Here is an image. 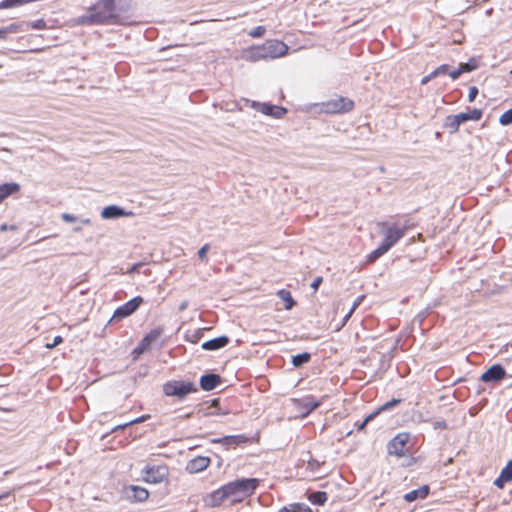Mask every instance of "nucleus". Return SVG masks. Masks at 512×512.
Wrapping results in <instances>:
<instances>
[{
  "label": "nucleus",
  "mask_w": 512,
  "mask_h": 512,
  "mask_svg": "<svg viewBox=\"0 0 512 512\" xmlns=\"http://www.w3.org/2000/svg\"><path fill=\"white\" fill-rule=\"evenodd\" d=\"M132 0H97L83 15L73 18L71 26L114 25L123 23V15Z\"/></svg>",
  "instance_id": "1"
},
{
  "label": "nucleus",
  "mask_w": 512,
  "mask_h": 512,
  "mask_svg": "<svg viewBox=\"0 0 512 512\" xmlns=\"http://www.w3.org/2000/svg\"><path fill=\"white\" fill-rule=\"evenodd\" d=\"M259 485L256 478L241 479L226 484V490L229 495V503L241 502L251 496Z\"/></svg>",
  "instance_id": "2"
},
{
  "label": "nucleus",
  "mask_w": 512,
  "mask_h": 512,
  "mask_svg": "<svg viewBox=\"0 0 512 512\" xmlns=\"http://www.w3.org/2000/svg\"><path fill=\"white\" fill-rule=\"evenodd\" d=\"M354 102L346 97H336L321 104L320 111L324 113H346L353 109Z\"/></svg>",
  "instance_id": "3"
},
{
  "label": "nucleus",
  "mask_w": 512,
  "mask_h": 512,
  "mask_svg": "<svg viewBox=\"0 0 512 512\" xmlns=\"http://www.w3.org/2000/svg\"><path fill=\"white\" fill-rule=\"evenodd\" d=\"M195 391L196 388L191 382L169 381L163 385V392L165 395L176 396L180 399Z\"/></svg>",
  "instance_id": "4"
},
{
  "label": "nucleus",
  "mask_w": 512,
  "mask_h": 512,
  "mask_svg": "<svg viewBox=\"0 0 512 512\" xmlns=\"http://www.w3.org/2000/svg\"><path fill=\"white\" fill-rule=\"evenodd\" d=\"M265 60L276 59L287 54L288 46L279 40H270L261 45Z\"/></svg>",
  "instance_id": "5"
},
{
  "label": "nucleus",
  "mask_w": 512,
  "mask_h": 512,
  "mask_svg": "<svg viewBox=\"0 0 512 512\" xmlns=\"http://www.w3.org/2000/svg\"><path fill=\"white\" fill-rule=\"evenodd\" d=\"M482 117V111L479 109H473L468 113H460L457 115H452L447 118L446 125L451 128L453 132L457 131L460 124L473 120L477 121Z\"/></svg>",
  "instance_id": "6"
},
{
  "label": "nucleus",
  "mask_w": 512,
  "mask_h": 512,
  "mask_svg": "<svg viewBox=\"0 0 512 512\" xmlns=\"http://www.w3.org/2000/svg\"><path fill=\"white\" fill-rule=\"evenodd\" d=\"M410 440L408 433L402 432L396 435L388 444V452L391 455L402 457L406 453V444Z\"/></svg>",
  "instance_id": "7"
},
{
  "label": "nucleus",
  "mask_w": 512,
  "mask_h": 512,
  "mask_svg": "<svg viewBox=\"0 0 512 512\" xmlns=\"http://www.w3.org/2000/svg\"><path fill=\"white\" fill-rule=\"evenodd\" d=\"M142 302H143V299L140 296H137V297L131 299L130 301L126 302L124 305H122L116 309V311L114 312V314L111 318V321L121 320L123 318L130 316L138 309V307L141 305Z\"/></svg>",
  "instance_id": "8"
},
{
  "label": "nucleus",
  "mask_w": 512,
  "mask_h": 512,
  "mask_svg": "<svg viewBox=\"0 0 512 512\" xmlns=\"http://www.w3.org/2000/svg\"><path fill=\"white\" fill-rule=\"evenodd\" d=\"M251 107L264 115H268L274 118H281L286 113L285 108L268 103H260L253 101Z\"/></svg>",
  "instance_id": "9"
},
{
  "label": "nucleus",
  "mask_w": 512,
  "mask_h": 512,
  "mask_svg": "<svg viewBox=\"0 0 512 512\" xmlns=\"http://www.w3.org/2000/svg\"><path fill=\"white\" fill-rule=\"evenodd\" d=\"M384 239L382 245L386 247V249H390L393 245H395L405 234L404 228H399L397 226H389L386 230H383Z\"/></svg>",
  "instance_id": "10"
},
{
  "label": "nucleus",
  "mask_w": 512,
  "mask_h": 512,
  "mask_svg": "<svg viewBox=\"0 0 512 512\" xmlns=\"http://www.w3.org/2000/svg\"><path fill=\"white\" fill-rule=\"evenodd\" d=\"M167 476V469L164 466L147 467L145 470L144 480L148 483H160Z\"/></svg>",
  "instance_id": "11"
},
{
  "label": "nucleus",
  "mask_w": 512,
  "mask_h": 512,
  "mask_svg": "<svg viewBox=\"0 0 512 512\" xmlns=\"http://www.w3.org/2000/svg\"><path fill=\"white\" fill-rule=\"evenodd\" d=\"M506 375L504 368L501 365H493L487 371H485L481 375V381L489 383V382H498L502 380Z\"/></svg>",
  "instance_id": "12"
},
{
  "label": "nucleus",
  "mask_w": 512,
  "mask_h": 512,
  "mask_svg": "<svg viewBox=\"0 0 512 512\" xmlns=\"http://www.w3.org/2000/svg\"><path fill=\"white\" fill-rule=\"evenodd\" d=\"M131 214V212H127L116 205L107 206L101 211V217L103 219H116L120 217H127Z\"/></svg>",
  "instance_id": "13"
},
{
  "label": "nucleus",
  "mask_w": 512,
  "mask_h": 512,
  "mask_svg": "<svg viewBox=\"0 0 512 512\" xmlns=\"http://www.w3.org/2000/svg\"><path fill=\"white\" fill-rule=\"evenodd\" d=\"M207 502L211 506H219L225 502H229V495L224 485L220 489L214 491L207 498Z\"/></svg>",
  "instance_id": "14"
},
{
  "label": "nucleus",
  "mask_w": 512,
  "mask_h": 512,
  "mask_svg": "<svg viewBox=\"0 0 512 512\" xmlns=\"http://www.w3.org/2000/svg\"><path fill=\"white\" fill-rule=\"evenodd\" d=\"M242 58L249 62H258L261 60H265L261 45L251 47V48L243 51Z\"/></svg>",
  "instance_id": "15"
},
{
  "label": "nucleus",
  "mask_w": 512,
  "mask_h": 512,
  "mask_svg": "<svg viewBox=\"0 0 512 512\" xmlns=\"http://www.w3.org/2000/svg\"><path fill=\"white\" fill-rule=\"evenodd\" d=\"M212 443H220L224 446H237L247 442V437L244 435L225 436L222 438L213 439Z\"/></svg>",
  "instance_id": "16"
},
{
  "label": "nucleus",
  "mask_w": 512,
  "mask_h": 512,
  "mask_svg": "<svg viewBox=\"0 0 512 512\" xmlns=\"http://www.w3.org/2000/svg\"><path fill=\"white\" fill-rule=\"evenodd\" d=\"M512 480V460L501 470L500 476L494 481L498 488H503L505 483Z\"/></svg>",
  "instance_id": "17"
},
{
  "label": "nucleus",
  "mask_w": 512,
  "mask_h": 512,
  "mask_svg": "<svg viewBox=\"0 0 512 512\" xmlns=\"http://www.w3.org/2000/svg\"><path fill=\"white\" fill-rule=\"evenodd\" d=\"M220 383V377L216 374H207L201 377L200 386L203 390L210 391Z\"/></svg>",
  "instance_id": "18"
},
{
  "label": "nucleus",
  "mask_w": 512,
  "mask_h": 512,
  "mask_svg": "<svg viewBox=\"0 0 512 512\" xmlns=\"http://www.w3.org/2000/svg\"><path fill=\"white\" fill-rule=\"evenodd\" d=\"M210 464V459L207 457H196L188 464L190 472H200L206 469Z\"/></svg>",
  "instance_id": "19"
},
{
  "label": "nucleus",
  "mask_w": 512,
  "mask_h": 512,
  "mask_svg": "<svg viewBox=\"0 0 512 512\" xmlns=\"http://www.w3.org/2000/svg\"><path fill=\"white\" fill-rule=\"evenodd\" d=\"M228 342H229L228 337L221 336V337L204 342L202 344V348L204 350H217L222 347H225L228 344Z\"/></svg>",
  "instance_id": "20"
},
{
  "label": "nucleus",
  "mask_w": 512,
  "mask_h": 512,
  "mask_svg": "<svg viewBox=\"0 0 512 512\" xmlns=\"http://www.w3.org/2000/svg\"><path fill=\"white\" fill-rule=\"evenodd\" d=\"M429 493V487L424 485L418 489L412 490L404 495L407 502H413L417 499H424Z\"/></svg>",
  "instance_id": "21"
},
{
  "label": "nucleus",
  "mask_w": 512,
  "mask_h": 512,
  "mask_svg": "<svg viewBox=\"0 0 512 512\" xmlns=\"http://www.w3.org/2000/svg\"><path fill=\"white\" fill-rule=\"evenodd\" d=\"M19 189L20 186L17 183H5L0 185V203L8 196L18 192Z\"/></svg>",
  "instance_id": "22"
},
{
  "label": "nucleus",
  "mask_w": 512,
  "mask_h": 512,
  "mask_svg": "<svg viewBox=\"0 0 512 512\" xmlns=\"http://www.w3.org/2000/svg\"><path fill=\"white\" fill-rule=\"evenodd\" d=\"M130 492V497L140 502L145 501L149 496V492L145 488L139 486H131Z\"/></svg>",
  "instance_id": "23"
},
{
  "label": "nucleus",
  "mask_w": 512,
  "mask_h": 512,
  "mask_svg": "<svg viewBox=\"0 0 512 512\" xmlns=\"http://www.w3.org/2000/svg\"><path fill=\"white\" fill-rule=\"evenodd\" d=\"M277 296L284 302L285 309L290 310L295 305L291 293L288 290L282 289L277 292Z\"/></svg>",
  "instance_id": "24"
},
{
  "label": "nucleus",
  "mask_w": 512,
  "mask_h": 512,
  "mask_svg": "<svg viewBox=\"0 0 512 512\" xmlns=\"http://www.w3.org/2000/svg\"><path fill=\"white\" fill-rule=\"evenodd\" d=\"M278 512H311V510L305 504L293 503L281 508Z\"/></svg>",
  "instance_id": "25"
},
{
  "label": "nucleus",
  "mask_w": 512,
  "mask_h": 512,
  "mask_svg": "<svg viewBox=\"0 0 512 512\" xmlns=\"http://www.w3.org/2000/svg\"><path fill=\"white\" fill-rule=\"evenodd\" d=\"M309 500L313 504L323 505L327 501V494L322 491L313 492L310 494Z\"/></svg>",
  "instance_id": "26"
},
{
  "label": "nucleus",
  "mask_w": 512,
  "mask_h": 512,
  "mask_svg": "<svg viewBox=\"0 0 512 512\" xmlns=\"http://www.w3.org/2000/svg\"><path fill=\"white\" fill-rule=\"evenodd\" d=\"M218 405H219V400L218 399H213L211 401V404L210 406L208 407V411L205 413V415H208V416H212V415H227L229 412L227 410H222V409H218V410H211L212 408H218Z\"/></svg>",
  "instance_id": "27"
},
{
  "label": "nucleus",
  "mask_w": 512,
  "mask_h": 512,
  "mask_svg": "<svg viewBox=\"0 0 512 512\" xmlns=\"http://www.w3.org/2000/svg\"><path fill=\"white\" fill-rule=\"evenodd\" d=\"M310 357L311 356H310L309 353H302V354L295 355V356L292 357V364L295 367H300L303 364L309 362Z\"/></svg>",
  "instance_id": "28"
},
{
  "label": "nucleus",
  "mask_w": 512,
  "mask_h": 512,
  "mask_svg": "<svg viewBox=\"0 0 512 512\" xmlns=\"http://www.w3.org/2000/svg\"><path fill=\"white\" fill-rule=\"evenodd\" d=\"M163 333V329L158 327V328H155L153 330H151L144 338H145V342H148V343H153L155 341H157L160 336L162 335Z\"/></svg>",
  "instance_id": "29"
},
{
  "label": "nucleus",
  "mask_w": 512,
  "mask_h": 512,
  "mask_svg": "<svg viewBox=\"0 0 512 512\" xmlns=\"http://www.w3.org/2000/svg\"><path fill=\"white\" fill-rule=\"evenodd\" d=\"M19 26L17 24H11L0 29V39H6L9 34L17 33Z\"/></svg>",
  "instance_id": "30"
},
{
  "label": "nucleus",
  "mask_w": 512,
  "mask_h": 512,
  "mask_svg": "<svg viewBox=\"0 0 512 512\" xmlns=\"http://www.w3.org/2000/svg\"><path fill=\"white\" fill-rule=\"evenodd\" d=\"M388 251V249H386V247L384 245H380L377 249H375L374 251H372L369 256H368V259L370 262L372 261H375L376 259H378L380 256H382L383 254H385L386 252Z\"/></svg>",
  "instance_id": "31"
},
{
  "label": "nucleus",
  "mask_w": 512,
  "mask_h": 512,
  "mask_svg": "<svg viewBox=\"0 0 512 512\" xmlns=\"http://www.w3.org/2000/svg\"><path fill=\"white\" fill-rule=\"evenodd\" d=\"M320 405L319 402L317 401H314L313 399L311 398H307L303 401V406L304 408L306 409V412L304 413V415H307L308 413H310L311 411L315 410L316 408H318Z\"/></svg>",
  "instance_id": "32"
},
{
  "label": "nucleus",
  "mask_w": 512,
  "mask_h": 512,
  "mask_svg": "<svg viewBox=\"0 0 512 512\" xmlns=\"http://www.w3.org/2000/svg\"><path fill=\"white\" fill-rule=\"evenodd\" d=\"M150 343L148 342H145V338H143L140 342V344L138 345V347H136L134 350H133V354H134V358H137L139 355H141L143 352L147 351L150 347Z\"/></svg>",
  "instance_id": "33"
},
{
  "label": "nucleus",
  "mask_w": 512,
  "mask_h": 512,
  "mask_svg": "<svg viewBox=\"0 0 512 512\" xmlns=\"http://www.w3.org/2000/svg\"><path fill=\"white\" fill-rule=\"evenodd\" d=\"M364 299V296H359L353 303L351 309L349 310V312L345 315L344 317V322H343V325L349 320V318L352 316V314L354 313V311L359 307V305L362 303Z\"/></svg>",
  "instance_id": "34"
},
{
  "label": "nucleus",
  "mask_w": 512,
  "mask_h": 512,
  "mask_svg": "<svg viewBox=\"0 0 512 512\" xmlns=\"http://www.w3.org/2000/svg\"><path fill=\"white\" fill-rule=\"evenodd\" d=\"M499 123L503 126H507L512 124V109L505 111L500 117H499Z\"/></svg>",
  "instance_id": "35"
},
{
  "label": "nucleus",
  "mask_w": 512,
  "mask_h": 512,
  "mask_svg": "<svg viewBox=\"0 0 512 512\" xmlns=\"http://www.w3.org/2000/svg\"><path fill=\"white\" fill-rule=\"evenodd\" d=\"M147 418H149L148 415L141 416L139 418L131 420L130 422H127L125 424H122V425H119V426L115 427L114 431L119 430V429H124V428H126V427H128L130 425H133V424L141 423V422L145 421Z\"/></svg>",
  "instance_id": "36"
},
{
  "label": "nucleus",
  "mask_w": 512,
  "mask_h": 512,
  "mask_svg": "<svg viewBox=\"0 0 512 512\" xmlns=\"http://www.w3.org/2000/svg\"><path fill=\"white\" fill-rule=\"evenodd\" d=\"M265 32H266V29L264 26H257L254 29H252L251 31H249V35L253 38H260V37L264 36Z\"/></svg>",
  "instance_id": "37"
},
{
  "label": "nucleus",
  "mask_w": 512,
  "mask_h": 512,
  "mask_svg": "<svg viewBox=\"0 0 512 512\" xmlns=\"http://www.w3.org/2000/svg\"><path fill=\"white\" fill-rule=\"evenodd\" d=\"M210 249V246L209 244H205L204 246H202L199 251H198V257L204 261V262H207L208 261V258H207V253Z\"/></svg>",
  "instance_id": "38"
},
{
  "label": "nucleus",
  "mask_w": 512,
  "mask_h": 512,
  "mask_svg": "<svg viewBox=\"0 0 512 512\" xmlns=\"http://www.w3.org/2000/svg\"><path fill=\"white\" fill-rule=\"evenodd\" d=\"M449 72V66L444 64V65H441L439 66L438 68H436L433 72H431V76H439V75H442V74H448Z\"/></svg>",
  "instance_id": "39"
},
{
  "label": "nucleus",
  "mask_w": 512,
  "mask_h": 512,
  "mask_svg": "<svg viewBox=\"0 0 512 512\" xmlns=\"http://www.w3.org/2000/svg\"><path fill=\"white\" fill-rule=\"evenodd\" d=\"M459 67H460L462 73L470 72L477 68V66L475 64H471V63H461L459 65Z\"/></svg>",
  "instance_id": "40"
},
{
  "label": "nucleus",
  "mask_w": 512,
  "mask_h": 512,
  "mask_svg": "<svg viewBox=\"0 0 512 512\" xmlns=\"http://www.w3.org/2000/svg\"><path fill=\"white\" fill-rule=\"evenodd\" d=\"M61 219L66 223H73L77 221V217L69 213H62Z\"/></svg>",
  "instance_id": "41"
},
{
  "label": "nucleus",
  "mask_w": 512,
  "mask_h": 512,
  "mask_svg": "<svg viewBox=\"0 0 512 512\" xmlns=\"http://www.w3.org/2000/svg\"><path fill=\"white\" fill-rule=\"evenodd\" d=\"M478 95V88L475 86L470 87L468 94V101L473 102Z\"/></svg>",
  "instance_id": "42"
},
{
  "label": "nucleus",
  "mask_w": 512,
  "mask_h": 512,
  "mask_svg": "<svg viewBox=\"0 0 512 512\" xmlns=\"http://www.w3.org/2000/svg\"><path fill=\"white\" fill-rule=\"evenodd\" d=\"M63 342V338L61 336H56L52 343H47L45 347L47 349H52L56 347L57 345L61 344Z\"/></svg>",
  "instance_id": "43"
},
{
  "label": "nucleus",
  "mask_w": 512,
  "mask_h": 512,
  "mask_svg": "<svg viewBox=\"0 0 512 512\" xmlns=\"http://www.w3.org/2000/svg\"><path fill=\"white\" fill-rule=\"evenodd\" d=\"M29 26L33 29H43L45 28L44 20H37L29 24Z\"/></svg>",
  "instance_id": "44"
},
{
  "label": "nucleus",
  "mask_w": 512,
  "mask_h": 512,
  "mask_svg": "<svg viewBox=\"0 0 512 512\" xmlns=\"http://www.w3.org/2000/svg\"><path fill=\"white\" fill-rule=\"evenodd\" d=\"M449 76L453 79V80H456L457 78H459V76L462 74L461 72V69L460 67L456 70H452V71H449L448 72Z\"/></svg>",
  "instance_id": "45"
},
{
  "label": "nucleus",
  "mask_w": 512,
  "mask_h": 512,
  "mask_svg": "<svg viewBox=\"0 0 512 512\" xmlns=\"http://www.w3.org/2000/svg\"><path fill=\"white\" fill-rule=\"evenodd\" d=\"M321 283H322V277H317L312 282L311 287L313 288L314 291H316Z\"/></svg>",
  "instance_id": "46"
},
{
  "label": "nucleus",
  "mask_w": 512,
  "mask_h": 512,
  "mask_svg": "<svg viewBox=\"0 0 512 512\" xmlns=\"http://www.w3.org/2000/svg\"><path fill=\"white\" fill-rule=\"evenodd\" d=\"M8 230L15 231L16 230V226H14V225L8 226L7 224H2L0 226V232H5V231H8Z\"/></svg>",
  "instance_id": "47"
},
{
  "label": "nucleus",
  "mask_w": 512,
  "mask_h": 512,
  "mask_svg": "<svg viewBox=\"0 0 512 512\" xmlns=\"http://www.w3.org/2000/svg\"><path fill=\"white\" fill-rule=\"evenodd\" d=\"M397 403H399V400H392L390 402H387L383 407L382 410H387L395 406Z\"/></svg>",
  "instance_id": "48"
},
{
  "label": "nucleus",
  "mask_w": 512,
  "mask_h": 512,
  "mask_svg": "<svg viewBox=\"0 0 512 512\" xmlns=\"http://www.w3.org/2000/svg\"><path fill=\"white\" fill-rule=\"evenodd\" d=\"M436 76H431V73L425 77L422 78L421 84L425 85L427 84L431 79L435 78Z\"/></svg>",
  "instance_id": "49"
},
{
  "label": "nucleus",
  "mask_w": 512,
  "mask_h": 512,
  "mask_svg": "<svg viewBox=\"0 0 512 512\" xmlns=\"http://www.w3.org/2000/svg\"><path fill=\"white\" fill-rule=\"evenodd\" d=\"M374 415L373 414H370L366 417V419L364 420V422L361 424L360 426V429H362L369 421H371L373 419Z\"/></svg>",
  "instance_id": "50"
},
{
  "label": "nucleus",
  "mask_w": 512,
  "mask_h": 512,
  "mask_svg": "<svg viewBox=\"0 0 512 512\" xmlns=\"http://www.w3.org/2000/svg\"><path fill=\"white\" fill-rule=\"evenodd\" d=\"M188 307V301H183L181 302V304L179 305V311H184L186 310Z\"/></svg>",
  "instance_id": "51"
},
{
  "label": "nucleus",
  "mask_w": 512,
  "mask_h": 512,
  "mask_svg": "<svg viewBox=\"0 0 512 512\" xmlns=\"http://www.w3.org/2000/svg\"><path fill=\"white\" fill-rule=\"evenodd\" d=\"M80 222L84 225H90L91 224V220L89 218H83L80 220Z\"/></svg>",
  "instance_id": "52"
},
{
  "label": "nucleus",
  "mask_w": 512,
  "mask_h": 512,
  "mask_svg": "<svg viewBox=\"0 0 512 512\" xmlns=\"http://www.w3.org/2000/svg\"><path fill=\"white\" fill-rule=\"evenodd\" d=\"M198 336L195 334L193 335V339H191V342L195 343L197 342Z\"/></svg>",
  "instance_id": "53"
},
{
  "label": "nucleus",
  "mask_w": 512,
  "mask_h": 512,
  "mask_svg": "<svg viewBox=\"0 0 512 512\" xmlns=\"http://www.w3.org/2000/svg\"><path fill=\"white\" fill-rule=\"evenodd\" d=\"M73 231H74V232H80V231H81V227H75V228L73 229Z\"/></svg>",
  "instance_id": "54"
},
{
  "label": "nucleus",
  "mask_w": 512,
  "mask_h": 512,
  "mask_svg": "<svg viewBox=\"0 0 512 512\" xmlns=\"http://www.w3.org/2000/svg\"><path fill=\"white\" fill-rule=\"evenodd\" d=\"M138 265H139V264L134 265V266H133V268H132V270H133V271H134V270H136V269H137V267H138Z\"/></svg>",
  "instance_id": "55"
},
{
  "label": "nucleus",
  "mask_w": 512,
  "mask_h": 512,
  "mask_svg": "<svg viewBox=\"0 0 512 512\" xmlns=\"http://www.w3.org/2000/svg\"><path fill=\"white\" fill-rule=\"evenodd\" d=\"M483 2H488L489 0H482Z\"/></svg>",
  "instance_id": "56"
}]
</instances>
